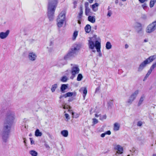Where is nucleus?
<instances>
[{
    "instance_id": "nucleus-1",
    "label": "nucleus",
    "mask_w": 156,
    "mask_h": 156,
    "mask_svg": "<svg viewBox=\"0 0 156 156\" xmlns=\"http://www.w3.org/2000/svg\"><path fill=\"white\" fill-rule=\"evenodd\" d=\"M15 119V113L11 111H8L4 122L2 133L10 134Z\"/></svg>"
},
{
    "instance_id": "nucleus-2",
    "label": "nucleus",
    "mask_w": 156,
    "mask_h": 156,
    "mask_svg": "<svg viewBox=\"0 0 156 156\" xmlns=\"http://www.w3.org/2000/svg\"><path fill=\"white\" fill-rule=\"evenodd\" d=\"M88 42V46L89 48L91 49L92 52L95 53L96 50L94 49V47H95L97 51L99 53V56H101V43L98 41L97 36L94 35L92 37H89Z\"/></svg>"
},
{
    "instance_id": "nucleus-3",
    "label": "nucleus",
    "mask_w": 156,
    "mask_h": 156,
    "mask_svg": "<svg viewBox=\"0 0 156 156\" xmlns=\"http://www.w3.org/2000/svg\"><path fill=\"white\" fill-rule=\"evenodd\" d=\"M58 0H49L47 15L49 21H52L54 17V13L57 5Z\"/></svg>"
},
{
    "instance_id": "nucleus-4",
    "label": "nucleus",
    "mask_w": 156,
    "mask_h": 156,
    "mask_svg": "<svg viewBox=\"0 0 156 156\" xmlns=\"http://www.w3.org/2000/svg\"><path fill=\"white\" fill-rule=\"evenodd\" d=\"M156 58V55H154L149 57L140 64L138 68V72L141 71L146 66L147 64L151 62Z\"/></svg>"
},
{
    "instance_id": "nucleus-5",
    "label": "nucleus",
    "mask_w": 156,
    "mask_h": 156,
    "mask_svg": "<svg viewBox=\"0 0 156 156\" xmlns=\"http://www.w3.org/2000/svg\"><path fill=\"white\" fill-rule=\"evenodd\" d=\"M139 90H136L130 95L126 103L129 105L132 104L133 101L135 99L138 94H139Z\"/></svg>"
},
{
    "instance_id": "nucleus-6",
    "label": "nucleus",
    "mask_w": 156,
    "mask_h": 156,
    "mask_svg": "<svg viewBox=\"0 0 156 156\" xmlns=\"http://www.w3.org/2000/svg\"><path fill=\"white\" fill-rule=\"evenodd\" d=\"M156 30V25L152 23L148 25L145 30L146 32L148 34L153 32Z\"/></svg>"
},
{
    "instance_id": "nucleus-7",
    "label": "nucleus",
    "mask_w": 156,
    "mask_h": 156,
    "mask_svg": "<svg viewBox=\"0 0 156 156\" xmlns=\"http://www.w3.org/2000/svg\"><path fill=\"white\" fill-rule=\"evenodd\" d=\"M80 69L77 65H74L71 68V73L72 75L74 76L76 75L79 73Z\"/></svg>"
},
{
    "instance_id": "nucleus-8",
    "label": "nucleus",
    "mask_w": 156,
    "mask_h": 156,
    "mask_svg": "<svg viewBox=\"0 0 156 156\" xmlns=\"http://www.w3.org/2000/svg\"><path fill=\"white\" fill-rule=\"evenodd\" d=\"M37 57V55L35 53L33 52L29 53L28 55V58L30 61H34L36 60Z\"/></svg>"
},
{
    "instance_id": "nucleus-9",
    "label": "nucleus",
    "mask_w": 156,
    "mask_h": 156,
    "mask_svg": "<svg viewBox=\"0 0 156 156\" xmlns=\"http://www.w3.org/2000/svg\"><path fill=\"white\" fill-rule=\"evenodd\" d=\"M10 134L2 133V138L3 142L4 143H7L9 140Z\"/></svg>"
},
{
    "instance_id": "nucleus-10",
    "label": "nucleus",
    "mask_w": 156,
    "mask_h": 156,
    "mask_svg": "<svg viewBox=\"0 0 156 156\" xmlns=\"http://www.w3.org/2000/svg\"><path fill=\"white\" fill-rule=\"evenodd\" d=\"M10 33L9 30H7L5 32H1L0 33V38L4 39L6 38L8 36Z\"/></svg>"
},
{
    "instance_id": "nucleus-11",
    "label": "nucleus",
    "mask_w": 156,
    "mask_h": 156,
    "mask_svg": "<svg viewBox=\"0 0 156 156\" xmlns=\"http://www.w3.org/2000/svg\"><path fill=\"white\" fill-rule=\"evenodd\" d=\"M67 60V59L64 58V57L63 58L60 59L58 61L57 65L59 67L62 66L67 63V62L66 61Z\"/></svg>"
},
{
    "instance_id": "nucleus-12",
    "label": "nucleus",
    "mask_w": 156,
    "mask_h": 156,
    "mask_svg": "<svg viewBox=\"0 0 156 156\" xmlns=\"http://www.w3.org/2000/svg\"><path fill=\"white\" fill-rule=\"evenodd\" d=\"M115 149L117 150L115 154L116 155L118 156V154H121L122 153L123 148L120 145H116L115 147Z\"/></svg>"
},
{
    "instance_id": "nucleus-13",
    "label": "nucleus",
    "mask_w": 156,
    "mask_h": 156,
    "mask_svg": "<svg viewBox=\"0 0 156 156\" xmlns=\"http://www.w3.org/2000/svg\"><path fill=\"white\" fill-rule=\"evenodd\" d=\"M85 13L86 15L88 16L90 14V9L88 7L89 4L88 2H86L85 3Z\"/></svg>"
},
{
    "instance_id": "nucleus-14",
    "label": "nucleus",
    "mask_w": 156,
    "mask_h": 156,
    "mask_svg": "<svg viewBox=\"0 0 156 156\" xmlns=\"http://www.w3.org/2000/svg\"><path fill=\"white\" fill-rule=\"evenodd\" d=\"M65 14L64 12H61L58 16L57 20H62L65 21Z\"/></svg>"
},
{
    "instance_id": "nucleus-15",
    "label": "nucleus",
    "mask_w": 156,
    "mask_h": 156,
    "mask_svg": "<svg viewBox=\"0 0 156 156\" xmlns=\"http://www.w3.org/2000/svg\"><path fill=\"white\" fill-rule=\"evenodd\" d=\"M75 54L71 51H69L66 55L64 56V58L68 60L74 57Z\"/></svg>"
},
{
    "instance_id": "nucleus-16",
    "label": "nucleus",
    "mask_w": 156,
    "mask_h": 156,
    "mask_svg": "<svg viewBox=\"0 0 156 156\" xmlns=\"http://www.w3.org/2000/svg\"><path fill=\"white\" fill-rule=\"evenodd\" d=\"M80 12L77 16V18L78 20H80L82 17L83 14V8L82 6L80 7Z\"/></svg>"
},
{
    "instance_id": "nucleus-17",
    "label": "nucleus",
    "mask_w": 156,
    "mask_h": 156,
    "mask_svg": "<svg viewBox=\"0 0 156 156\" xmlns=\"http://www.w3.org/2000/svg\"><path fill=\"white\" fill-rule=\"evenodd\" d=\"M79 49L80 46L78 45H76L73 48H72L71 51L75 55L76 52L78 51Z\"/></svg>"
},
{
    "instance_id": "nucleus-18",
    "label": "nucleus",
    "mask_w": 156,
    "mask_h": 156,
    "mask_svg": "<svg viewBox=\"0 0 156 156\" xmlns=\"http://www.w3.org/2000/svg\"><path fill=\"white\" fill-rule=\"evenodd\" d=\"M88 20L92 23H94L96 21L95 17L94 16H88Z\"/></svg>"
},
{
    "instance_id": "nucleus-19",
    "label": "nucleus",
    "mask_w": 156,
    "mask_h": 156,
    "mask_svg": "<svg viewBox=\"0 0 156 156\" xmlns=\"http://www.w3.org/2000/svg\"><path fill=\"white\" fill-rule=\"evenodd\" d=\"M76 93L75 92H68L66 93L64 95V97L65 98L67 97H69L72 96L73 95L75 96L76 95Z\"/></svg>"
},
{
    "instance_id": "nucleus-20",
    "label": "nucleus",
    "mask_w": 156,
    "mask_h": 156,
    "mask_svg": "<svg viewBox=\"0 0 156 156\" xmlns=\"http://www.w3.org/2000/svg\"><path fill=\"white\" fill-rule=\"evenodd\" d=\"M120 124L118 122H115L114 124L113 129L115 131H117L119 130Z\"/></svg>"
},
{
    "instance_id": "nucleus-21",
    "label": "nucleus",
    "mask_w": 156,
    "mask_h": 156,
    "mask_svg": "<svg viewBox=\"0 0 156 156\" xmlns=\"http://www.w3.org/2000/svg\"><path fill=\"white\" fill-rule=\"evenodd\" d=\"M155 67L152 65L151 66V67L150 69L148 70L147 73L146 74L145 78H147V77H148L149 75H150V74L151 73L152 70L154 69V68Z\"/></svg>"
},
{
    "instance_id": "nucleus-22",
    "label": "nucleus",
    "mask_w": 156,
    "mask_h": 156,
    "mask_svg": "<svg viewBox=\"0 0 156 156\" xmlns=\"http://www.w3.org/2000/svg\"><path fill=\"white\" fill-rule=\"evenodd\" d=\"M61 134L63 136L66 137L68 136V132L67 130H63L61 131Z\"/></svg>"
},
{
    "instance_id": "nucleus-23",
    "label": "nucleus",
    "mask_w": 156,
    "mask_h": 156,
    "mask_svg": "<svg viewBox=\"0 0 156 156\" xmlns=\"http://www.w3.org/2000/svg\"><path fill=\"white\" fill-rule=\"evenodd\" d=\"M68 84H62L61 87V90L62 93L65 92V90L68 87Z\"/></svg>"
},
{
    "instance_id": "nucleus-24",
    "label": "nucleus",
    "mask_w": 156,
    "mask_h": 156,
    "mask_svg": "<svg viewBox=\"0 0 156 156\" xmlns=\"http://www.w3.org/2000/svg\"><path fill=\"white\" fill-rule=\"evenodd\" d=\"M82 90L83 91V94H84L83 95V97L84 98H85V97L87 93V88L86 87H82L81 88L80 90V91Z\"/></svg>"
},
{
    "instance_id": "nucleus-25",
    "label": "nucleus",
    "mask_w": 156,
    "mask_h": 156,
    "mask_svg": "<svg viewBox=\"0 0 156 156\" xmlns=\"http://www.w3.org/2000/svg\"><path fill=\"white\" fill-rule=\"evenodd\" d=\"M91 27L89 24H87L85 27V30L87 33H89L91 31Z\"/></svg>"
},
{
    "instance_id": "nucleus-26",
    "label": "nucleus",
    "mask_w": 156,
    "mask_h": 156,
    "mask_svg": "<svg viewBox=\"0 0 156 156\" xmlns=\"http://www.w3.org/2000/svg\"><path fill=\"white\" fill-rule=\"evenodd\" d=\"M144 98L145 96L144 95H142L141 97L138 104V106H140L142 104L143 101H144Z\"/></svg>"
},
{
    "instance_id": "nucleus-27",
    "label": "nucleus",
    "mask_w": 156,
    "mask_h": 156,
    "mask_svg": "<svg viewBox=\"0 0 156 156\" xmlns=\"http://www.w3.org/2000/svg\"><path fill=\"white\" fill-rule=\"evenodd\" d=\"M57 21L58 27L59 28L62 27L64 22V21L60 20H57Z\"/></svg>"
},
{
    "instance_id": "nucleus-28",
    "label": "nucleus",
    "mask_w": 156,
    "mask_h": 156,
    "mask_svg": "<svg viewBox=\"0 0 156 156\" xmlns=\"http://www.w3.org/2000/svg\"><path fill=\"white\" fill-rule=\"evenodd\" d=\"M98 4L97 3L92 5V8L94 11L95 12L98 10L97 7L98 6Z\"/></svg>"
},
{
    "instance_id": "nucleus-29",
    "label": "nucleus",
    "mask_w": 156,
    "mask_h": 156,
    "mask_svg": "<svg viewBox=\"0 0 156 156\" xmlns=\"http://www.w3.org/2000/svg\"><path fill=\"white\" fill-rule=\"evenodd\" d=\"M29 153L32 156H37L38 155V153L34 150L30 151Z\"/></svg>"
},
{
    "instance_id": "nucleus-30",
    "label": "nucleus",
    "mask_w": 156,
    "mask_h": 156,
    "mask_svg": "<svg viewBox=\"0 0 156 156\" xmlns=\"http://www.w3.org/2000/svg\"><path fill=\"white\" fill-rule=\"evenodd\" d=\"M112 46L109 42H107L106 44V48L107 49H109L112 48Z\"/></svg>"
},
{
    "instance_id": "nucleus-31",
    "label": "nucleus",
    "mask_w": 156,
    "mask_h": 156,
    "mask_svg": "<svg viewBox=\"0 0 156 156\" xmlns=\"http://www.w3.org/2000/svg\"><path fill=\"white\" fill-rule=\"evenodd\" d=\"M78 34V32L77 31H75L73 34L72 39L73 40H74L76 39Z\"/></svg>"
},
{
    "instance_id": "nucleus-32",
    "label": "nucleus",
    "mask_w": 156,
    "mask_h": 156,
    "mask_svg": "<svg viewBox=\"0 0 156 156\" xmlns=\"http://www.w3.org/2000/svg\"><path fill=\"white\" fill-rule=\"evenodd\" d=\"M57 85L56 84H54L52 86L51 90L52 92L55 91V89L57 88Z\"/></svg>"
},
{
    "instance_id": "nucleus-33",
    "label": "nucleus",
    "mask_w": 156,
    "mask_h": 156,
    "mask_svg": "<svg viewBox=\"0 0 156 156\" xmlns=\"http://www.w3.org/2000/svg\"><path fill=\"white\" fill-rule=\"evenodd\" d=\"M83 76L81 74H79L77 76V80L78 81H80L82 80Z\"/></svg>"
},
{
    "instance_id": "nucleus-34",
    "label": "nucleus",
    "mask_w": 156,
    "mask_h": 156,
    "mask_svg": "<svg viewBox=\"0 0 156 156\" xmlns=\"http://www.w3.org/2000/svg\"><path fill=\"white\" fill-rule=\"evenodd\" d=\"M136 27L139 28L140 30H141V24L140 23H136Z\"/></svg>"
},
{
    "instance_id": "nucleus-35",
    "label": "nucleus",
    "mask_w": 156,
    "mask_h": 156,
    "mask_svg": "<svg viewBox=\"0 0 156 156\" xmlns=\"http://www.w3.org/2000/svg\"><path fill=\"white\" fill-rule=\"evenodd\" d=\"M106 118L107 116L106 115H100V119L101 120H103L106 119Z\"/></svg>"
},
{
    "instance_id": "nucleus-36",
    "label": "nucleus",
    "mask_w": 156,
    "mask_h": 156,
    "mask_svg": "<svg viewBox=\"0 0 156 156\" xmlns=\"http://www.w3.org/2000/svg\"><path fill=\"white\" fill-rule=\"evenodd\" d=\"M70 106L67 105H65L63 106V108L68 109V111L70 112V111L69 109Z\"/></svg>"
},
{
    "instance_id": "nucleus-37",
    "label": "nucleus",
    "mask_w": 156,
    "mask_h": 156,
    "mask_svg": "<svg viewBox=\"0 0 156 156\" xmlns=\"http://www.w3.org/2000/svg\"><path fill=\"white\" fill-rule=\"evenodd\" d=\"M67 80V78L66 76H64L62 77L61 80L63 82H66Z\"/></svg>"
},
{
    "instance_id": "nucleus-38",
    "label": "nucleus",
    "mask_w": 156,
    "mask_h": 156,
    "mask_svg": "<svg viewBox=\"0 0 156 156\" xmlns=\"http://www.w3.org/2000/svg\"><path fill=\"white\" fill-rule=\"evenodd\" d=\"M92 120H93L92 123L93 124V125H94L95 124H96L98 122V120L95 118L93 119Z\"/></svg>"
},
{
    "instance_id": "nucleus-39",
    "label": "nucleus",
    "mask_w": 156,
    "mask_h": 156,
    "mask_svg": "<svg viewBox=\"0 0 156 156\" xmlns=\"http://www.w3.org/2000/svg\"><path fill=\"white\" fill-rule=\"evenodd\" d=\"M47 49H48V51L49 52H51L53 51V47H47Z\"/></svg>"
},
{
    "instance_id": "nucleus-40",
    "label": "nucleus",
    "mask_w": 156,
    "mask_h": 156,
    "mask_svg": "<svg viewBox=\"0 0 156 156\" xmlns=\"http://www.w3.org/2000/svg\"><path fill=\"white\" fill-rule=\"evenodd\" d=\"M154 3L155 2H153L152 0L151 1L150 3V6L151 8H152L153 7Z\"/></svg>"
},
{
    "instance_id": "nucleus-41",
    "label": "nucleus",
    "mask_w": 156,
    "mask_h": 156,
    "mask_svg": "<svg viewBox=\"0 0 156 156\" xmlns=\"http://www.w3.org/2000/svg\"><path fill=\"white\" fill-rule=\"evenodd\" d=\"M35 135L37 136H39V129H37L35 132Z\"/></svg>"
},
{
    "instance_id": "nucleus-42",
    "label": "nucleus",
    "mask_w": 156,
    "mask_h": 156,
    "mask_svg": "<svg viewBox=\"0 0 156 156\" xmlns=\"http://www.w3.org/2000/svg\"><path fill=\"white\" fill-rule=\"evenodd\" d=\"M142 124L143 123L141 121H139L137 122V125L138 126H140L142 125Z\"/></svg>"
},
{
    "instance_id": "nucleus-43",
    "label": "nucleus",
    "mask_w": 156,
    "mask_h": 156,
    "mask_svg": "<svg viewBox=\"0 0 156 156\" xmlns=\"http://www.w3.org/2000/svg\"><path fill=\"white\" fill-rule=\"evenodd\" d=\"M142 7H143V8L144 10H145L147 9V4L146 3H144L142 5Z\"/></svg>"
},
{
    "instance_id": "nucleus-44",
    "label": "nucleus",
    "mask_w": 156,
    "mask_h": 156,
    "mask_svg": "<svg viewBox=\"0 0 156 156\" xmlns=\"http://www.w3.org/2000/svg\"><path fill=\"white\" fill-rule=\"evenodd\" d=\"M65 117L66 119H67V121H68L70 119V118L69 117V115L68 114L66 113L65 115Z\"/></svg>"
},
{
    "instance_id": "nucleus-45",
    "label": "nucleus",
    "mask_w": 156,
    "mask_h": 156,
    "mask_svg": "<svg viewBox=\"0 0 156 156\" xmlns=\"http://www.w3.org/2000/svg\"><path fill=\"white\" fill-rule=\"evenodd\" d=\"M112 14V11L111 10H109L107 14V16L110 17Z\"/></svg>"
},
{
    "instance_id": "nucleus-46",
    "label": "nucleus",
    "mask_w": 156,
    "mask_h": 156,
    "mask_svg": "<svg viewBox=\"0 0 156 156\" xmlns=\"http://www.w3.org/2000/svg\"><path fill=\"white\" fill-rule=\"evenodd\" d=\"M73 4H74V6H73V8L74 9L75 8H76V6H77V2L76 1H74V2H73Z\"/></svg>"
},
{
    "instance_id": "nucleus-47",
    "label": "nucleus",
    "mask_w": 156,
    "mask_h": 156,
    "mask_svg": "<svg viewBox=\"0 0 156 156\" xmlns=\"http://www.w3.org/2000/svg\"><path fill=\"white\" fill-rule=\"evenodd\" d=\"M44 146H45L46 148H47V150H48L49 149L50 147L48 144H44Z\"/></svg>"
},
{
    "instance_id": "nucleus-48",
    "label": "nucleus",
    "mask_w": 156,
    "mask_h": 156,
    "mask_svg": "<svg viewBox=\"0 0 156 156\" xmlns=\"http://www.w3.org/2000/svg\"><path fill=\"white\" fill-rule=\"evenodd\" d=\"M30 143H31V144H34V140H33V139H32V138H30Z\"/></svg>"
},
{
    "instance_id": "nucleus-49",
    "label": "nucleus",
    "mask_w": 156,
    "mask_h": 156,
    "mask_svg": "<svg viewBox=\"0 0 156 156\" xmlns=\"http://www.w3.org/2000/svg\"><path fill=\"white\" fill-rule=\"evenodd\" d=\"M105 133L106 135L108 134V135H110L111 134V132L110 130H108L105 132Z\"/></svg>"
},
{
    "instance_id": "nucleus-50",
    "label": "nucleus",
    "mask_w": 156,
    "mask_h": 156,
    "mask_svg": "<svg viewBox=\"0 0 156 156\" xmlns=\"http://www.w3.org/2000/svg\"><path fill=\"white\" fill-rule=\"evenodd\" d=\"M147 1V0H139V1L141 3H143Z\"/></svg>"
},
{
    "instance_id": "nucleus-51",
    "label": "nucleus",
    "mask_w": 156,
    "mask_h": 156,
    "mask_svg": "<svg viewBox=\"0 0 156 156\" xmlns=\"http://www.w3.org/2000/svg\"><path fill=\"white\" fill-rule=\"evenodd\" d=\"M105 135L106 134H105V133H103L101 134V137H104L105 136Z\"/></svg>"
},
{
    "instance_id": "nucleus-52",
    "label": "nucleus",
    "mask_w": 156,
    "mask_h": 156,
    "mask_svg": "<svg viewBox=\"0 0 156 156\" xmlns=\"http://www.w3.org/2000/svg\"><path fill=\"white\" fill-rule=\"evenodd\" d=\"M53 44L52 42H51L49 43V46L48 47H53Z\"/></svg>"
},
{
    "instance_id": "nucleus-53",
    "label": "nucleus",
    "mask_w": 156,
    "mask_h": 156,
    "mask_svg": "<svg viewBox=\"0 0 156 156\" xmlns=\"http://www.w3.org/2000/svg\"><path fill=\"white\" fill-rule=\"evenodd\" d=\"M128 47H129V45H128V44H125V48H126V49H127V48H128Z\"/></svg>"
},
{
    "instance_id": "nucleus-54",
    "label": "nucleus",
    "mask_w": 156,
    "mask_h": 156,
    "mask_svg": "<svg viewBox=\"0 0 156 156\" xmlns=\"http://www.w3.org/2000/svg\"><path fill=\"white\" fill-rule=\"evenodd\" d=\"M79 115L78 114H76V115L74 116V117L76 118H77L79 116Z\"/></svg>"
},
{
    "instance_id": "nucleus-55",
    "label": "nucleus",
    "mask_w": 156,
    "mask_h": 156,
    "mask_svg": "<svg viewBox=\"0 0 156 156\" xmlns=\"http://www.w3.org/2000/svg\"><path fill=\"white\" fill-rule=\"evenodd\" d=\"M100 115H100V114L99 115H98L97 114H95V116L96 117H98L99 116L100 117Z\"/></svg>"
},
{
    "instance_id": "nucleus-56",
    "label": "nucleus",
    "mask_w": 156,
    "mask_h": 156,
    "mask_svg": "<svg viewBox=\"0 0 156 156\" xmlns=\"http://www.w3.org/2000/svg\"><path fill=\"white\" fill-rule=\"evenodd\" d=\"M99 87H98L96 88V90H95V92H97L98 91H99Z\"/></svg>"
},
{
    "instance_id": "nucleus-57",
    "label": "nucleus",
    "mask_w": 156,
    "mask_h": 156,
    "mask_svg": "<svg viewBox=\"0 0 156 156\" xmlns=\"http://www.w3.org/2000/svg\"><path fill=\"white\" fill-rule=\"evenodd\" d=\"M119 2L118 0H116L115 1V3L116 4H117Z\"/></svg>"
},
{
    "instance_id": "nucleus-58",
    "label": "nucleus",
    "mask_w": 156,
    "mask_h": 156,
    "mask_svg": "<svg viewBox=\"0 0 156 156\" xmlns=\"http://www.w3.org/2000/svg\"><path fill=\"white\" fill-rule=\"evenodd\" d=\"M90 3L93 2V0H88Z\"/></svg>"
},
{
    "instance_id": "nucleus-59",
    "label": "nucleus",
    "mask_w": 156,
    "mask_h": 156,
    "mask_svg": "<svg viewBox=\"0 0 156 156\" xmlns=\"http://www.w3.org/2000/svg\"><path fill=\"white\" fill-rule=\"evenodd\" d=\"M153 65V66H154L155 67H156V62Z\"/></svg>"
},
{
    "instance_id": "nucleus-60",
    "label": "nucleus",
    "mask_w": 156,
    "mask_h": 156,
    "mask_svg": "<svg viewBox=\"0 0 156 156\" xmlns=\"http://www.w3.org/2000/svg\"><path fill=\"white\" fill-rule=\"evenodd\" d=\"M63 97H64V95L63 96H61L60 97H59V98L60 99H61Z\"/></svg>"
},
{
    "instance_id": "nucleus-61",
    "label": "nucleus",
    "mask_w": 156,
    "mask_h": 156,
    "mask_svg": "<svg viewBox=\"0 0 156 156\" xmlns=\"http://www.w3.org/2000/svg\"><path fill=\"white\" fill-rule=\"evenodd\" d=\"M42 133L41 132H40V136L42 135Z\"/></svg>"
},
{
    "instance_id": "nucleus-62",
    "label": "nucleus",
    "mask_w": 156,
    "mask_h": 156,
    "mask_svg": "<svg viewBox=\"0 0 156 156\" xmlns=\"http://www.w3.org/2000/svg\"><path fill=\"white\" fill-rule=\"evenodd\" d=\"M78 20V23H79V24H80L81 23V22H80V21L79 20Z\"/></svg>"
},
{
    "instance_id": "nucleus-63",
    "label": "nucleus",
    "mask_w": 156,
    "mask_h": 156,
    "mask_svg": "<svg viewBox=\"0 0 156 156\" xmlns=\"http://www.w3.org/2000/svg\"><path fill=\"white\" fill-rule=\"evenodd\" d=\"M144 41L145 42H147V40L145 39V40H144Z\"/></svg>"
},
{
    "instance_id": "nucleus-64",
    "label": "nucleus",
    "mask_w": 156,
    "mask_h": 156,
    "mask_svg": "<svg viewBox=\"0 0 156 156\" xmlns=\"http://www.w3.org/2000/svg\"><path fill=\"white\" fill-rule=\"evenodd\" d=\"M153 156H156V154H154L153 155Z\"/></svg>"
}]
</instances>
